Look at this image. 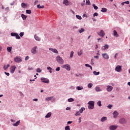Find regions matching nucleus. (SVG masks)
Here are the masks:
<instances>
[{
	"label": "nucleus",
	"mask_w": 130,
	"mask_h": 130,
	"mask_svg": "<svg viewBox=\"0 0 130 130\" xmlns=\"http://www.w3.org/2000/svg\"><path fill=\"white\" fill-rule=\"evenodd\" d=\"M85 67H87V68H90V67L91 66L89 64H85Z\"/></svg>",
	"instance_id": "6e6d98bb"
},
{
	"label": "nucleus",
	"mask_w": 130,
	"mask_h": 130,
	"mask_svg": "<svg viewBox=\"0 0 130 130\" xmlns=\"http://www.w3.org/2000/svg\"><path fill=\"white\" fill-rule=\"evenodd\" d=\"M51 116V112L48 113L46 116L45 117L46 118H48Z\"/></svg>",
	"instance_id": "b1692460"
},
{
	"label": "nucleus",
	"mask_w": 130,
	"mask_h": 130,
	"mask_svg": "<svg viewBox=\"0 0 130 130\" xmlns=\"http://www.w3.org/2000/svg\"><path fill=\"white\" fill-rule=\"evenodd\" d=\"M41 81L43 83H45L46 84H49V80H48V79H47V78H41Z\"/></svg>",
	"instance_id": "39448f33"
},
{
	"label": "nucleus",
	"mask_w": 130,
	"mask_h": 130,
	"mask_svg": "<svg viewBox=\"0 0 130 130\" xmlns=\"http://www.w3.org/2000/svg\"><path fill=\"white\" fill-rule=\"evenodd\" d=\"M126 121H125V119L122 118L119 120V123H121V124H124Z\"/></svg>",
	"instance_id": "f8f14e48"
},
{
	"label": "nucleus",
	"mask_w": 130,
	"mask_h": 130,
	"mask_svg": "<svg viewBox=\"0 0 130 130\" xmlns=\"http://www.w3.org/2000/svg\"><path fill=\"white\" fill-rule=\"evenodd\" d=\"M21 6L22 7V8H25V7L27 6V5H26L25 3H22L21 4Z\"/></svg>",
	"instance_id": "37998d69"
},
{
	"label": "nucleus",
	"mask_w": 130,
	"mask_h": 130,
	"mask_svg": "<svg viewBox=\"0 0 130 130\" xmlns=\"http://www.w3.org/2000/svg\"><path fill=\"white\" fill-rule=\"evenodd\" d=\"M7 51L8 52H11L12 51V47H7Z\"/></svg>",
	"instance_id": "72a5a7b5"
},
{
	"label": "nucleus",
	"mask_w": 130,
	"mask_h": 130,
	"mask_svg": "<svg viewBox=\"0 0 130 130\" xmlns=\"http://www.w3.org/2000/svg\"><path fill=\"white\" fill-rule=\"evenodd\" d=\"M102 56L105 58V59H109V55L107 54V53H104L102 54Z\"/></svg>",
	"instance_id": "ddd939ff"
},
{
	"label": "nucleus",
	"mask_w": 130,
	"mask_h": 130,
	"mask_svg": "<svg viewBox=\"0 0 130 130\" xmlns=\"http://www.w3.org/2000/svg\"><path fill=\"white\" fill-rule=\"evenodd\" d=\"M17 67H16L15 66H13L11 67V69H10V72L11 74H14L15 72V71H16V69Z\"/></svg>",
	"instance_id": "1a4fd4ad"
},
{
	"label": "nucleus",
	"mask_w": 130,
	"mask_h": 130,
	"mask_svg": "<svg viewBox=\"0 0 130 130\" xmlns=\"http://www.w3.org/2000/svg\"><path fill=\"white\" fill-rule=\"evenodd\" d=\"M36 49H37V46H35L32 47L31 50V53H32L33 54H36V53H37V50Z\"/></svg>",
	"instance_id": "423d86ee"
},
{
	"label": "nucleus",
	"mask_w": 130,
	"mask_h": 130,
	"mask_svg": "<svg viewBox=\"0 0 130 130\" xmlns=\"http://www.w3.org/2000/svg\"><path fill=\"white\" fill-rule=\"evenodd\" d=\"M92 6L93 7L94 10H98V7H97L95 4H93Z\"/></svg>",
	"instance_id": "a19ab883"
},
{
	"label": "nucleus",
	"mask_w": 130,
	"mask_h": 130,
	"mask_svg": "<svg viewBox=\"0 0 130 130\" xmlns=\"http://www.w3.org/2000/svg\"><path fill=\"white\" fill-rule=\"evenodd\" d=\"M98 105L100 107H101V106H102V104H101V101H99L97 103Z\"/></svg>",
	"instance_id": "c9c22d12"
},
{
	"label": "nucleus",
	"mask_w": 130,
	"mask_h": 130,
	"mask_svg": "<svg viewBox=\"0 0 130 130\" xmlns=\"http://www.w3.org/2000/svg\"><path fill=\"white\" fill-rule=\"evenodd\" d=\"M82 54H83V51L82 50H80V51H79L78 52V55L79 56H81V55H82Z\"/></svg>",
	"instance_id": "cd10ccee"
},
{
	"label": "nucleus",
	"mask_w": 130,
	"mask_h": 130,
	"mask_svg": "<svg viewBox=\"0 0 130 130\" xmlns=\"http://www.w3.org/2000/svg\"><path fill=\"white\" fill-rule=\"evenodd\" d=\"M108 108H109V109H111V108L112 107V105H109L107 106Z\"/></svg>",
	"instance_id": "09e8293b"
},
{
	"label": "nucleus",
	"mask_w": 130,
	"mask_h": 130,
	"mask_svg": "<svg viewBox=\"0 0 130 130\" xmlns=\"http://www.w3.org/2000/svg\"><path fill=\"white\" fill-rule=\"evenodd\" d=\"M105 120H107V117H103L101 118V121H102V122H104V121H105Z\"/></svg>",
	"instance_id": "412c9836"
},
{
	"label": "nucleus",
	"mask_w": 130,
	"mask_h": 130,
	"mask_svg": "<svg viewBox=\"0 0 130 130\" xmlns=\"http://www.w3.org/2000/svg\"><path fill=\"white\" fill-rule=\"evenodd\" d=\"M56 71L57 72H59V71H60V67H57L56 69Z\"/></svg>",
	"instance_id": "8fccbe9b"
},
{
	"label": "nucleus",
	"mask_w": 130,
	"mask_h": 130,
	"mask_svg": "<svg viewBox=\"0 0 130 130\" xmlns=\"http://www.w3.org/2000/svg\"><path fill=\"white\" fill-rule=\"evenodd\" d=\"M75 115V116H80V115H81V113L80 112V111H78L76 112Z\"/></svg>",
	"instance_id": "393cba45"
},
{
	"label": "nucleus",
	"mask_w": 130,
	"mask_h": 130,
	"mask_svg": "<svg viewBox=\"0 0 130 130\" xmlns=\"http://www.w3.org/2000/svg\"><path fill=\"white\" fill-rule=\"evenodd\" d=\"M34 38L37 41H40V40H41V39H40V38H39V37H38L37 35H35L34 36Z\"/></svg>",
	"instance_id": "a211bd4d"
},
{
	"label": "nucleus",
	"mask_w": 130,
	"mask_h": 130,
	"mask_svg": "<svg viewBox=\"0 0 130 130\" xmlns=\"http://www.w3.org/2000/svg\"><path fill=\"white\" fill-rule=\"evenodd\" d=\"M94 58H96L97 59H98V58H99V56H98V55L94 56Z\"/></svg>",
	"instance_id": "680f3d73"
},
{
	"label": "nucleus",
	"mask_w": 130,
	"mask_h": 130,
	"mask_svg": "<svg viewBox=\"0 0 130 130\" xmlns=\"http://www.w3.org/2000/svg\"><path fill=\"white\" fill-rule=\"evenodd\" d=\"M97 16H98V13L97 12L93 14V17H97Z\"/></svg>",
	"instance_id": "603ef678"
},
{
	"label": "nucleus",
	"mask_w": 130,
	"mask_h": 130,
	"mask_svg": "<svg viewBox=\"0 0 130 130\" xmlns=\"http://www.w3.org/2000/svg\"><path fill=\"white\" fill-rule=\"evenodd\" d=\"M61 68L63 69H66L67 71H71V66L70 64H64L62 66Z\"/></svg>",
	"instance_id": "20e7f679"
},
{
	"label": "nucleus",
	"mask_w": 130,
	"mask_h": 130,
	"mask_svg": "<svg viewBox=\"0 0 130 130\" xmlns=\"http://www.w3.org/2000/svg\"><path fill=\"white\" fill-rule=\"evenodd\" d=\"M84 31H85V29L82 28H81V29H80V30H79V32L80 33H83V32H84Z\"/></svg>",
	"instance_id": "e433bc0d"
},
{
	"label": "nucleus",
	"mask_w": 130,
	"mask_h": 130,
	"mask_svg": "<svg viewBox=\"0 0 130 130\" xmlns=\"http://www.w3.org/2000/svg\"><path fill=\"white\" fill-rule=\"evenodd\" d=\"M101 12H102L103 13H106V12H107V9L105 8H103L102 9Z\"/></svg>",
	"instance_id": "bb28decb"
},
{
	"label": "nucleus",
	"mask_w": 130,
	"mask_h": 130,
	"mask_svg": "<svg viewBox=\"0 0 130 130\" xmlns=\"http://www.w3.org/2000/svg\"><path fill=\"white\" fill-rule=\"evenodd\" d=\"M56 60L59 64H63L64 61L63 59L60 57V56L58 55L56 57Z\"/></svg>",
	"instance_id": "f257e3e1"
},
{
	"label": "nucleus",
	"mask_w": 130,
	"mask_h": 130,
	"mask_svg": "<svg viewBox=\"0 0 130 130\" xmlns=\"http://www.w3.org/2000/svg\"><path fill=\"white\" fill-rule=\"evenodd\" d=\"M85 110H86V109L84 107H82L79 110V112H80V113H83V111H85Z\"/></svg>",
	"instance_id": "a878e982"
},
{
	"label": "nucleus",
	"mask_w": 130,
	"mask_h": 130,
	"mask_svg": "<svg viewBox=\"0 0 130 130\" xmlns=\"http://www.w3.org/2000/svg\"><path fill=\"white\" fill-rule=\"evenodd\" d=\"M17 35V33L16 32H11V36H13V37H16V35Z\"/></svg>",
	"instance_id": "79ce46f5"
},
{
	"label": "nucleus",
	"mask_w": 130,
	"mask_h": 130,
	"mask_svg": "<svg viewBox=\"0 0 130 130\" xmlns=\"http://www.w3.org/2000/svg\"><path fill=\"white\" fill-rule=\"evenodd\" d=\"M92 86H93V84L91 83L88 84V88H92Z\"/></svg>",
	"instance_id": "58836bf2"
},
{
	"label": "nucleus",
	"mask_w": 130,
	"mask_h": 130,
	"mask_svg": "<svg viewBox=\"0 0 130 130\" xmlns=\"http://www.w3.org/2000/svg\"><path fill=\"white\" fill-rule=\"evenodd\" d=\"M113 35L115 37H118L119 36L118 34L117 33V31H116V30H113Z\"/></svg>",
	"instance_id": "6ab92c4d"
},
{
	"label": "nucleus",
	"mask_w": 130,
	"mask_h": 130,
	"mask_svg": "<svg viewBox=\"0 0 130 130\" xmlns=\"http://www.w3.org/2000/svg\"><path fill=\"white\" fill-rule=\"evenodd\" d=\"M38 3V1L37 0L35 2V5H36Z\"/></svg>",
	"instance_id": "69168bd1"
},
{
	"label": "nucleus",
	"mask_w": 130,
	"mask_h": 130,
	"mask_svg": "<svg viewBox=\"0 0 130 130\" xmlns=\"http://www.w3.org/2000/svg\"><path fill=\"white\" fill-rule=\"evenodd\" d=\"M116 128H117V126L114 125H111L109 127V129L110 130H115Z\"/></svg>",
	"instance_id": "4468645a"
},
{
	"label": "nucleus",
	"mask_w": 130,
	"mask_h": 130,
	"mask_svg": "<svg viewBox=\"0 0 130 130\" xmlns=\"http://www.w3.org/2000/svg\"><path fill=\"white\" fill-rule=\"evenodd\" d=\"M37 73H41V70L40 69V68H38L37 69Z\"/></svg>",
	"instance_id": "de8ad7c7"
},
{
	"label": "nucleus",
	"mask_w": 130,
	"mask_h": 130,
	"mask_svg": "<svg viewBox=\"0 0 130 130\" xmlns=\"http://www.w3.org/2000/svg\"><path fill=\"white\" fill-rule=\"evenodd\" d=\"M121 68H122V66L118 65L115 68V71H116V72H118V73H119L121 71Z\"/></svg>",
	"instance_id": "6e6552de"
},
{
	"label": "nucleus",
	"mask_w": 130,
	"mask_h": 130,
	"mask_svg": "<svg viewBox=\"0 0 130 130\" xmlns=\"http://www.w3.org/2000/svg\"><path fill=\"white\" fill-rule=\"evenodd\" d=\"M49 50H50L51 51H52L54 53L58 54V51H57V50L56 49H53V48H49Z\"/></svg>",
	"instance_id": "9b49d317"
},
{
	"label": "nucleus",
	"mask_w": 130,
	"mask_h": 130,
	"mask_svg": "<svg viewBox=\"0 0 130 130\" xmlns=\"http://www.w3.org/2000/svg\"><path fill=\"white\" fill-rule=\"evenodd\" d=\"M124 3V4H126L127 5H129V1H126Z\"/></svg>",
	"instance_id": "bf43d9fd"
},
{
	"label": "nucleus",
	"mask_w": 130,
	"mask_h": 130,
	"mask_svg": "<svg viewBox=\"0 0 130 130\" xmlns=\"http://www.w3.org/2000/svg\"><path fill=\"white\" fill-rule=\"evenodd\" d=\"M5 74L7 76H10V73H9L5 72Z\"/></svg>",
	"instance_id": "0e129e2a"
},
{
	"label": "nucleus",
	"mask_w": 130,
	"mask_h": 130,
	"mask_svg": "<svg viewBox=\"0 0 130 130\" xmlns=\"http://www.w3.org/2000/svg\"><path fill=\"white\" fill-rule=\"evenodd\" d=\"M33 101H38V99H35L33 100Z\"/></svg>",
	"instance_id": "338daca9"
},
{
	"label": "nucleus",
	"mask_w": 130,
	"mask_h": 130,
	"mask_svg": "<svg viewBox=\"0 0 130 130\" xmlns=\"http://www.w3.org/2000/svg\"><path fill=\"white\" fill-rule=\"evenodd\" d=\"M70 109H71V108H69V107H67L66 108V110H70Z\"/></svg>",
	"instance_id": "774afa93"
},
{
	"label": "nucleus",
	"mask_w": 130,
	"mask_h": 130,
	"mask_svg": "<svg viewBox=\"0 0 130 130\" xmlns=\"http://www.w3.org/2000/svg\"><path fill=\"white\" fill-rule=\"evenodd\" d=\"M15 37L16 39H21V37H20V36H19L18 34H16Z\"/></svg>",
	"instance_id": "f704fd0d"
},
{
	"label": "nucleus",
	"mask_w": 130,
	"mask_h": 130,
	"mask_svg": "<svg viewBox=\"0 0 130 130\" xmlns=\"http://www.w3.org/2000/svg\"><path fill=\"white\" fill-rule=\"evenodd\" d=\"M95 91L96 92H100V91H102V90L100 89V87L97 86L95 87Z\"/></svg>",
	"instance_id": "c756f323"
},
{
	"label": "nucleus",
	"mask_w": 130,
	"mask_h": 130,
	"mask_svg": "<svg viewBox=\"0 0 130 130\" xmlns=\"http://www.w3.org/2000/svg\"><path fill=\"white\" fill-rule=\"evenodd\" d=\"M94 103H95V102H94V101H89L88 103V104H89L88 109H94Z\"/></svg>",
	"instance_id": "f03ea898"
},
{
	"label": "nucleus",
	"mask_w": 130,
	"mask_h": 130,
	"mask_svg": "<svg viewBox=\"0 0 130 130\" xmlns=\"http://www.w3.org/2000/svg\"><path fill=\"white\" fill-rule=\"evenodd\" d=\"M118 55V53H116V54H115V56H114V58H115V59H116V58H117V57H116V56H117V55Z\"/></svg>",
	"instance_id": "e2e57ef3"
},
{
	"label": "nucleus",
	"mask_w": 130,
	"mask_h": 130,
	"mask_svg": "<svg viewBox=\"0 0 130 130\" xmlns=\"http://www.w3.org/2000/svg\"><path fill=\"white\" fill-rule=\"evenodd\" d=\"M47 70H49L50 74H52V68H51L50 67H47Z\"/></svg>",
	"instance_id": "c85d7f7f"
},
{
	"label": "nucleus",
	"mask_w": 130,
	"mask_h": 130,
	"mask_svg": "<svg viewBox=\"0 0 130 130\" xmlns=\"http://www.w3.org/2000/svg\"><path fill=\"white\" fill-rule=\"evenodd\" d=\"M65 130H71V128H70V126H67L65 127Z\"/></svg>",
	"instance_id": "49530a36"
},
{
	"label": "nucleus",
	"mask_w": 130,
	"mask_h": 130,
	"mask_svg": "<svg viewBox=\"0 0 130 130\" xmlns=\"http://www.w3.org/2000/svg\"><path fill=\"white\" fill-rule=\"evenodd\" d=\"M81 119H82L81 117L79 118V123H80V122H82V120Z\"/></svg>",
	"instance_id": "4d7b16f0"
},
{
	"label": "nucleus",
	"mask_w": 130,
	"mask_h": 130,
	"mask_svg": "<svg viewBox=\"0 0 130 130\" xmlns=\"http://www.w3.org/2000/svg\"><path fill=\"white\" fill-rule=\"evenodd\" d=\"M73 56H74V51H71V53H70V57H73Z\"/></svg>",
	"instance_id": "a18cd8bd"
},
{
	"label": "nucleus",
	"mask_w": 130,
	"mask_h": 130,
	"mask_svg": "<svg viewBox=\"0 0 130 130\" xmlns=\"http://www.w3.org/2000/svg\"><path fill=\"white\" fill-rule=\"evenodd\" d=\"M40 4L37 5V8L38 9H44V5H42V6H41L40 7Z\"/></svg>",
	"instance_id": "473e14b6"
},
{
	"label": "nucleus",
	"mask_w": 130,
	"mask_h": 130,
	"mask_svg": "<svg viewBox=\"0 0 130 130\" xmlns=\"http://www.w3.org/2000/svg\"><path fill=\"white\" fill-rule=\"evenodd\" d=\"M20 121H18L15 123H13V126H18L20 124Z\"/></svg>",
	"instance_id": "aec40b11"
},
{
	"label": "nucleus",
	"mask_w": 130,
	"mask_h": 130,
	"mask_svg": "<svg viewBox=\"0 0 130 130\" xmlns=\"http://www.w3.org/2000/svg\"><path fill=\"white\" fill-rule=\"evenodd\" d=\"M76 89L78 91H80V90H83V87L82 86H77L76 87Z\"/></svg>",
	"instance_id": "2f4dec72"
},
{
	"label": "nucleus",
	"mask_w": 130,
	"mask_h": 130,
	"mask_svg": "<svg viewBox=\"0 0 130 130\" xmlns=\"http://www.w3.org/2000/svg\"><path fill=\"white\" fill-rule=\"evenodd\" d=\"M26 14H31V10H26Z\"/></svg>",
	"instance_id": "c03bdc74"
},
{
	"label": "nucleus",
	"mask_w": 130,
	"mask_h": 130,
	"mask_svg": "<svg viewBox=\"0 0 130 130\" xmlns=\"http://www.w3.org/2000/svg\"><path fill=\"white\" fill-rule=\"evenodd\" d=\"M93 74L95 75V76H98V75H100V72H96V71H93Z\"/></svg>",
	"instance_id": "7c9ffc66"
},
{
	"label": "nucleus",
	"mask_w": 130,
	"mask_h": 130,
	"mask_svg": "<svg viewBox=\"0 0 130 130\" xmlns=\"http://www.w3.org/2000/svg\"><path fill=\"white\" fill-rule=\"evenodd\" d=\"M21 17L22 18V19L24 21H25V20H26V19H27V16L23 14H21Z\"/></svg>",
	"instance_id": "4be33fe9"
},
{
	"label": "nucleus",
	"mask_w": 130,
	"mask_h": 130,
	"mask_svg": "<svg viewBox=\"0 0 130 130\" xmlns=\"http://www.w3.org/2000/svg\"><path fill=\"white\" fill-rule=\"evenodd\" d=\"M19 35L20 37H23V36H24V32H20Z\"/></svg>",
	"instance_id": "3c124183"
},
{
	"label": "nucleus",
	"mask_w": 130,
	"mask_h": 130,
	"mask_svg": "<svg viewBox=\"0 0 130 130\" xmlns=\"http://www.w3.org/2000/svg\"><path fill=\"white\" fill-rule=\"evenodd\" d=\"M14 61L15 62H21L22 61V59L21 58V57L16 56L14 58Z\"/></svg>",
	"instance_id": "7ed1b4c3"
},
{
	"label": "nucleus",
	"mask_w": 130,
	"mask_h": 130,
	"mask_svg": "<svg viewBox=\"0 0 130 130\" xmlns=\"http://www.w3.org/2000/svg\"><path fill=\"white\" fill-rule=\"evenodd\" d=\"M53 97H48L45 99L46 101H51Z\"/></svg>",
	"instance_id": "5701e85b"
},
{
	"label": "nucleus",
	"mask_w": 130,
	"mask_h": 130,
	"mask_svg": "<svg viewBox=\"0 0 130 130\" xmlns=\"http://www.w3.org/2000/svg\"><path fill=\"white\" fill-rule=\"evenodd\" d=\"M86 4L88 6H90V0L86 1Z\"/></svg>",
	"instance_id": "864d4df0"
},
{
	"label": "nucleus",
	"mask_w": 130,
	"mask_h": 130,
	"mask_svg": "<svg viewBox=\"0 0 130 130\" xmlns=\"http://www.w3.org/2000/svg\"><path fill=\"white\" fill-rule=\"evenodd\" d=\"M68 102H74V99L73 98L69 99Z\"/></svg>",
	"instance_id": "4c0bfd02"
},
{
	"label": "nucleus",
	"mask_w": 130,
	"mask_h": 130,
	"mask_svg": "<svg viewBox=\"0 0 130 130\" xmlns=\"http://www.w3.org/2000/svg\"><path fill=\"white\" fill-rule=\"evenodd\" d=\"M63 4L65 5V6H72V3L68 0H63Z\"/></svg>",
	"instance_id": "0eeeda50"
},
{
	"label": "nucleus",
	"mask_w": 130,
	"mask_h": 130,
	"mask_svg": "<svg viewBox=\"0 0 130 130\" xmlns=\"http://www.w3.org/2000/svg\"><path fill=\"white\" fill-rule=\"evenodd\" d=\"M76 18L78 19V20H82V17L80 15H76Z\"/></svg>",
	"instance_id": "ea45409f"
},
{
	"label": "nucleus",
	"mask_w": 130,
	"mask_h": 130,
	"mask_svg": "<svg viewBox=\"0 0 130 130\" xmlns=\"http://www.w3.org/2000/svg\"><path fill=\"white\" fill-rule=\"evenodd\" d=\"M28 71H32V70H33V68L32 67H28Z\"/></svg>",
	"instance_id": "13d9d810"
},
{
	"label": "nucleus",
	"mask_w": 130,
	"mask_h": 130,
	"mask_svg": "<svg viewBox=\"0 0 130 130\" xmlns=\"http://www.w3.org/2000/svg\"><path fill=\"white\" fill-rule=\"evenodd\" d=\"M71 123H73V121H69L67 122V124H71Z\"/></svg>",
	"instance_id": "5fc2aeb1"
},
{
	"label": "nucleus",
	"mask_w": 130,
	"mask_h": 130,
	"mask_svg": "<svg viewBox=\"0 0 130 130\" xmlns=\"http://www.w3.org/2000/svg\"><path fill=\"white\" fill-rule=\"evenodd\" d=\"M98 35L101 36V37H104V35H105V32L103 31V30H101L100 32L98 34Z\"/></svg>",
	"instance_id": "9d476101"
},
{
	"label": "nucleus",
	"mask_w": 130,
	"mask_h": 130,
	"mask_svg": "<svg viewBox=\"0 0 130 130\" xmlns=\"http://www.w3.org/2000/svg\"><path fill=\"white\" fill-rule=\"evenodd\" d=\"M113 118H116V117H117V115H118V112H117L116 111H115L113 113Z\"/></svg>",
	"instance_id": "dca6fc26"
},
{
	"label": "nucleus",
	"mask_w": 130,
	"mask_h": 130,
	"mask_svg": "<svg viewBox=\"0 0 130 130\" xmlns=\"http://www.w3.org/2000/svg\"><path fill=\"white\" fill-rule=\"evenodd\" d=\"M107 91L108 92H111V91H112V89H113V87L109 85L107 86Z\"/></svg>",
	"instance_id": "2eb2a0df"
},
{
	"label": "nucleus",
	"mask_w": 130,
	"mask_h": 130,
	"mask_svg": "<svg viewBox=\"0 0 130 130\" xmlns=\"http://www.w3.org/2000/svg\"><path fill=\"white\" fill-rule=\"evenodd\" d=\"M25 60H28V59H29V56H27L25 58Z\"/></svg>",
	"instance_id": "052dcab7"
},
{
	"label": "nucleus",
	"mask_w": 130,
	"mask_h": 130,
	"mask_svg": "<svg viewBox=\"0 0 130 130\" xmlns=\"http://www.w3.org/2000/svg\"><path fill=\"white\" fill-rule=\"evenodd\" d=\"M108 45L107 44L105 45L104 46L102 47V50H106V49H108Z\"/></svg>",
	"instance_id": "f3484780"
}]
</instances>
